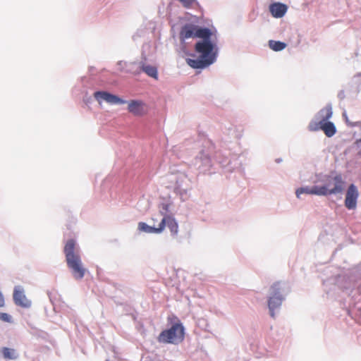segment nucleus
<instances>
[{
  "instance_id": "obj_1",
  "label": "nucleus",
  "mask_w": 361,
  "mask_h": 361,
  "mask_svg": "<svg viewBox=\"0 0 361 361\" xmlns=\"http://www.w3.org/2000/svg\"><path fill=\"white\" fill-rule=\"evenodd\" d=\"M63 252L68 267L71 270L74 279H82L87 270L82 264L79 252L76 248L75 241L73 239L68 240L64 246Z\"/></svg>"
},
{
  "instance_id": "obj_2",
  "label": "nucleus",
  "mask_w": 361,
  "mask_h": 361,
  "mask_svg": "<svg viewBox=\"0 0 361 361\" xmlns=\"http://www.w3.org/2000/svg\"><path fill=\"white\" fill-rule=\"evenodd\" d=\"M184 327L180 323H175L170 328L163 330L157 336L159 343L177 345L184 339Z\"/></svg>"
},
{
  "instance_id": "obj_3",
  "label": "nucleus",
  "mask_w": 361,
  "mask_h": 361,
  "mask_svg": "<svg viewBox=\"0 0 361 361\" xmlns=\"http://www.w3.org/2000/svg\"><path fill=\"white\" fill-rule=\"evenodd\" d=\"M212 35V31L207 27H202L192 23H187L180 30L179 39L181 42H184L189 39L210 38Z\"/></svg>"
},
{
  "instance_id": "obj_4",
  "label": "nucleus",
  "mask_w": 361,
  "mask_h": 361,
  "mask_svg": "<svg viewBox=\"0 0 361 361\" xmlns=\"http://www.w3.org/2000/svg\"><path fill=\"white\" fill-rule=\"evenodd\" d=\"M344 184L345 183L341 175L328 176L324 184L319 186V189L325 192V194H322V196L341 193L344 189Z\"/></svg>"
},
{
  "instance_id": "obj_5",
  "label": "nucleus",
  "mask_w": 361,
  "mask_h": 361,
  "mask_svg": "<svg viewBox=\"0 0 361 361\" xmlns=\"http://www.w3.org/2000/svg\"><path fill=\"white\" fill-rule=\"evenodd\" d=\"M202 40L195 44V50L200 54V56L204 59L212 60L214 63L216 59L215 45L211 42L210 38H201Z\"/></svg>"
},
{
  "instance_id": "obj_6",
  "label": "nucleus",
  "mask_w": 361,
  "mask_h": 361,
  "mask_svg": "<svg viewBox=\"0 0 361 361\" xmlns=\"http://www.w3.org/2000/svg\"><path fill=\"white\" fill-rule=\"evenodd\" d=\"M283 300V297L281 294V288L279 283H274L271 287V296L268 300V307L270 311V314L274 317V310L279 308Z\"/></svg>"
},
{
  "instance_id": "obj_7",
  "label": "nucleus",
  "mask_w": 361,
  "mask_h": 361,
  "mask_svg": "<svg viewBox=\"0 0 361 361\" xmlns=\"http://www.w3.org/2000/svg\"><path fill=\"white\" fill-rule=\"evenodd\" d=\"M359 196V192L357 187L351 184L346 192L345 199V206L348 209H355L357 207V201Z\"/></svg>"
},
{
  "instance_id": "obj_8",
  "label": "nucleus",
  "mask_w": 361,
  "mask_h": 361,
  "mask_svg": "<svg viewBox=\"0 0 361 361\" xmlns=\"http://www.w3.org/2000/svg\"><path fill=\"white\" fill-rule=\"evenodd\" d=\"M94 97L99 103L102 101H105L109 104H125L126 102L118 97L104 91L95 92Z\"/></svg>"
},
{
  "instance_id": "obj_9",
  "label": "nucleus",
  "mask_w": 361,
  "mask_h": 361,
  "mask_svg": "<svg viewBox=\"0 0 361 361\" xmlns=\"http://www.w3.org/2000/svg\"><path fill=\"white\" fill-rule=\"evenodd\" d=\"M161 222H164L163 231L167 226L173 236H176L178 233V224L176 219L171 215H165Z\"/></svg>"
},
{
  "instance_id": "obj_10",
  "label": "nucleus",
  "mask_w": 361,
  "mask_h": 361,
  "mask_svg": "<svg viewBox=\"0 0 361 361\" xmlns=\"http://www.w3.org/2000/svg\"><path fill=\"white\" fill-rule=\"evenodd\" d=\"M145 104L140 100H130L128 102V110L135 116H142L145 114Z\"/></svg>"
},
{
  "instance_id": "obj_11",
  "label": "nucleus",
  "mask_w": 361,
  "mask_h": 361,
  "mask_svg": "<svg viewBox=\"0 0 361 361\" xmlns=\"http://www.w3.org/2000/svg\"><path fill=\"white\" fill-rule=\"evenodd\" d=\"M269 11L273 17L276 18H282L287 11V6L281 3H273L269 5Z\"/></svg>"
},
{
  "instance_id": "obj_12",
  "label": "nucleus",
  "mask_w": 361,
  "mask_h": 361,
  "mask_svg": "<svg viewBox=\"0 0 361 361\" xmlns=\"http://www.w3.org/2000/svg\"><path fill=\"white\" fill-rule=\"evenodd\" d=\"M13 300L16 305L23 308H28L31 306V302L26 298L23 290H15L13 293Z\"/></svg>"
},
{
  "instance_id": "obj_13",
  "label": "nucleus",
  "mask_w": 361,
  "mask_h": 361,
  "mask_svg": "<svg viewBox=\"0 0 361 361\" xmlns=\"http://www.w3.org/2000/svg\"><path fill=\"white\" fill-rule=\"evenodd\" d=\"M164 222H160L157 227L150 226L145 222H140L137 225V229L140 232L147 233H161L163 232Z\"/></svg>"
},
{
  "instance_id": "obj_14",
  "label": "nucleus",
  "mask_w": 361,
  "mask_h": 361,
  "mask_svg": "<svg viewBox=\"0 0 361 361\" xmlns=\"http://www.w3.org/2000/svg\"><path fill=\"white\" fill-rule=\"evenodd\" d=\"M295 193H296L297 197L299 198L300 195L303 193L307 194V195H316L322 196V194H325V192L323 190L319 189V186L314 185L312 187L300 188L296 190Z\"/></svg>"
},
{
  "instance_id": "obj_15",
  "label": "nucleus",
  "mask_w": 361,
  "mask_h": 361,
  "mask_svg": "<svg viewBox=\"0 0 361 361\" xmlns=\"http://www.w3.org/2000/svg\"><path fill=\"white\" fill-rule=\"evenodd\" d=\"M187 63L193 68H204L212 64V60L204 59L200 56L199 59H187Z\"/></svg>"
},
{
  "instance_id": "obj_16",
  "label": "nucleus",
  "mask_w": 361,
  "mask_h": 361,
  "mask_svg": "<svg viewBox=\"0 0 361 361\" xmlns=\"http://www.w3.org/2000/svg\"><path fill=\"white\" fill-rule=\"evenodd\" d=\"M332 107L330 104L326 105L325 107L322 108L317 114V118L318 121H320L322 123L323 122H326L332 116Z\"/></svg>"
},
{
  "instance_id": "obj_17",
  "label": "nucleus",
  "mask_w": 361,
  "mask_h": 361,
  "mask_svg": "<svg viewBox=\"0 0 361 361\" xmlns=\"http://www.w3.org/2000/svg\"><path fill=\"white\" fill-rule=\"evenodd\" d=\"M322 130L327 137H332L336 132V127L332 122L326 121L322 123Z\"/></svg>"
},
{
  "instance_id": "obj_18",
  "label": "nucleus",
  "mask_w": 361,
  "mask_h": 361,
  "mask_svg": "<svg viewBox=\"0 0 361 361\" xmlns=\"http://www.w3.org/2000/svg\"><path fill=\"white\" fill-rule=\"evenodd\" d=\"M1 352L5 359L14 360L18 357L15 350L12 348L4 347L1 348Z\"/></svg>"
},
{
  "instance_id": "obj_19",
  "label": "nucleus",
  "mask_w": 361,
  "mask_h": 361,
  "mask_svg": "<svg viewBox=\"0 0 361 361\" xmlns=\"http://www.w3.org/2000/svg\"><path fill=\"white\" fill-rule=\"evenodd\" d=\"M269 46L272 50L279 51L286 47V44L279 41L269 40Z\"/></svg>"
},
{
  "instance_id": "obj_20",
  "label": "nucleus",
  "mask_w": 361,
  "mask_h": 361,
  "mask_svg": "<svg viewBox=\"0 0 361 361\" xmlns=\"http://www.w3.org/2000/svg\"><path fill=\"white\" fill-rule=\"evenodd\" d=\"M142 69L149 76L157 79L158 74L156 67L152 66H142Z\"/></svg>"
},
{
  "instance_id": "obj_21",
  "label": "nucleus",
  "mask_w": 361,
  "mask_h": 361,
  "mask_svg": "<svg viewBox=\"0 0 361 361\" xmlns=\"http://www.w3.org/2000/svg\"><path fill=\"white\" fill-rule=\"evenodd\" d=\"M309 129L311 131H317L318 130H322V123L320 121H312L309 124Z\"/></svg>"
},
{
  "instance_id": "obj_22",
  "label": "nucleus",
  "mask_w": 361,
  "mask_h": 361,
  "mask_svg": "<svg viewBox=\"0 0 361 361\" xmlns=\"http://www.w3.org/2000/svg\"><path fill=\"white\" fill-rule=\"evenodd\" d=\"M0 319L6 322H11V317L7 313L1 312Z\"/></svg>"
},
{
  "instance_id": "obj_23",
  "label": "nucleus",
  "mask_w": 361,
  "mask_h": 361,
  "mask_svg": "<svg viewBox=\"0 0 361 361\" xmlns=\"http://www.w3.org/2000/svg\"><path fill=\"white\" fill-rule=\"evenodd\" d=\"M4 305V295L0 291V307H3Z\"/></svg>"
},
{
  "instance_id": "obj_24",
  "label": "nucleus",
  "mask_w": 361,
  "mask_h": 361,
  "mask_svg": "<svg viewBox=\"0 0 361 361\" xmlns=\"http://www.w3.org/2000/svg\"><path fill=\"white\" fill-rule=\"evenodd\" d=\"M161 208L165 212H168L169 209V205L168 204H162Z\"/></svg>"
},
{
  "instance_id": "obj_25",
  "label": "nucleus",
  "mask_w": 361,
  "mask_h": 361,
  "mask_svg": "<svg viewBox=\"0 0 361 361\" xmlns=\"http://www.w3.org/2000/svg\"><path fill=\"white\" fill-rule=\"evenodd\" d=\"M205 160H206V161H207L208 164H209V162H210V159H209V157H205Z\"/></svg>"
},
{
  "instance_id": "obj_26",
  "label": "nucleus",
  "mask_w": 361,
  "mask_h": 361,
  "mask_svg": "<svg viewBox=\"0 0 361 361\" xmlns=\"http://www.w3.org/2000/svg\"><path fill=\"white\" fill-rule=\"evenodd\" d=\"M360 154H361V152H360Z\"/></svg>"
}]
</instances>
